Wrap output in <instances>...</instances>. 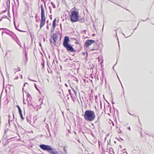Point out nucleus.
Segmentation results:
<instances>
[{
  "label": "nucleus",
  "mask_w": 154,
  "mask_h": 154,
  "mask_svg": "<svg viewBox=\"0 0 154 154\" xmlns=\"http://www.w3.org/2000/svg\"><path fill=\"white\" fill-rule=\"evenodd\" d=\"M86 120L92 121L95 118V115L94 111L91 110H88L85 111L84 116Z\"/></svg>",
  "instance_id": "obj_1"
},
{
  "label": "nucleus",
  "mask_w": 154,
  "mask_h": 154,
  "mask_svg": "<svg viewBox=\"0 0 154 154\" xmlns=\"http://www.w3.org/2000/svg\"><path fill=\"white\" fill-rule=\"evenodd\" d=\"M70 20L72 22H76L78 20L79 13L75 11H71Z\"/></svg>",
  "instance_id": "obj_2"
},
{
  "label": "nucleus",
  "mask_w": 154,
  "mask_h": 154,
  "mask_svg": "<svg viewBox=\"0 0 154 154\" xmlns=\"http://www.w3.org/2000/svg\"><path fill=\"white\" fill-rule=\"evenodd\" d=\"M66 48V50L69 52H73L74 54V55L76 52V51L73 48L72 46L70 44H68L63 46Z\"/></svg>",
  "instance_id": "obj_3"
},
{
  "label": "nucleus",
  "mask_w": 154,
  "mask_h": 154,
  "mask_svg": "<svg viewBox=\"0 0 154 154\" xmlns=\"http://www.w3.org/2000/svg\"><path fill=\"white\" fill-rule=\"evenodd\" d=\"M10 36L12 37L14 40L16 42L20 47H21V45L20 44V42L19 38L14 33L12 32V33L10 34Z\"/></svg>",
  "instance_id": "obj_4"
},
{
  "label": "nucleus",
  "mask_w": 154,
  "mask_h": 154,
  "mask_svg": "<svg viewBox=\"0 0 154 154\" xmlns=\"http://www.w3.org/2000/svg\"><path fill=\"white\" fill-rule=\"evenodd\" d=\"M40 148L48 152L51 146L45 144H41L39 146Z\"/></svg>",
  "instance_id": "obj_5"
},
{
  "label": "nucleus",
  "mask_w": 154,
  "mask_h": 154,
  "mask_svg": "<svg viewBox=\"0 0 154 154\" xmlns=\"http://www.w3.org/2000/svg\"><path fill=\"white\" fill-rule=\"evenodd\" d=\"M48 152L51 154H64L63 153L59 154L57 151H56L55 149L52 148L51 146Z\"/></svg>",
  "instance_id": "obj_6"
},
{
  "label": "nucleus",
  "mask_w": 154,
  "mask_h": 154,
  "mask_svg": "<svg viewBox=\"0 0 154 154\" xmlns=\"http://www.w3.org/2000/svg\"><path fill=\"white\" fill-rule=\"evenodd\" d=\"M95 43V41L93 40H87L85 43V46L86 48L88 47L93 43Z\"/></svg>",
  "instance_id": "obj_7"
},
{
  "label": "nucleus",
  "mask_w": 154,
  "mask_h": 154,
  "mask_svg": "<svg viewBox=\"0 0 154 154\" xmlns=\"http://www.w3.org/2000/svg\"><path fill=\"white\" fill-rule=\"evenodd\" d=\"M69 37L67 36H65L63 42V46H64L66 45L69 44Z\"/></svg>",
  "instance_id": "obj_8"
},
{
  "label": "nucleus",
  "mask_w": 154,
  "mask_h": 154,
  "mask_svg": "<svg viewBox=\"0 0 154 154\" xmlns=\"http://www.w3.org/2000/svg\"><path fill=\"white\" fill-rule=\"evenodd\" d=\"M41 19L40 21V29H41L45 24V17H41Z\"/></svg>",
  "instance_id": "obj_9"
},
{
  "label": "nucleus",
  "mask_w": 154,
  "mask_h": 154,
  "mask_svg": "<svg viewBox=\"0 0 154 154\" xmlns=\"http://www.w3.org/2000/svg\"><path fill=\"white\" fill-rule=\"evenodd\" d=\"M58 37V35L57 33H54L52 36V39L54 41V44L55 43H56V42L57 41V40Z\"/></svg>",
  "instance_id": "obj_10"
},
{
  "label": "nucleus",
  "mask_w": 154,
  "mask_h": 154,
  "mask_svg": "<svg viewBox=\"0 0 154 154\" xmlns=\"http://www.w3.org/2000/svg\"><path fill=\"white\" fill-rule=\"evenodd\" d=\"M99 47V45L97 43L95 42V43H94V48H93L91 49V51L97 50L98 49Z\"/></svg>",
  "instance_id": "obj_11"
},
{
  "label": "nucleus",
  "mask_w": 154,
  "mask_h": 154,
  "mask_svg": "<svg viewBox=\"0 0 154 154\" xmlns=\"http://www.w3.org/2000/svg\"><path fill=\"white\" fill-rule=\"evenodd\" d=\"M41 17H45V16L44 10L43 5L42 4L41 6Z\"/></svg>",
  "instance_id": "obj_12"
},
{
  "label": "nucleus",
  "mask_w": 154,
  "mask_h": 154,
  "mask_svg": "<svg viewBox=\"0 0 154 154\" xmlns=\"http://www.w3.org/2000/svg\"><path fill=\"white\" fill-rule=\"evenodd\" d=\"M12 32L10 31V30H8L7 29H6V30H5L4 32L5 33L7 34L8 35H10V34H11Z\"/></svg>",
  "instance_id": "obj_13"
},
{
  "label": "nucleus",
  "mask_w": 154,
  "mask_h": 154,
  "mask_svg": "<svg viewBox=\"0 0 154 154\" xmlns=\"http://www.w3.org/2000/svg\"><path fill=\"white\" fill-rule=\"evenodd\" d=\"M56 19L55 18L54 20L53 21L52 23V27L54 29L56 26Z\"/></svg>",
  "instance_id": "obj_14"
},
{
  "label": "nucleus",
  "mask_w": 154,
  "mask_h": 154,
  "mask_svg": "<svg viewBox=\"0 0 154 154\" xmlns=\"http://www.w3.org/2000/svg\"><path fill=\"white\" fill-rule=\"evenodd\" d=\"M14 25L15 26V29H16V30H18L20 32H26L25 31H23V30H21L19 29L18 28H17V27L16 26L15 23L14 21Z\"/></svg>",
  "instance_id": "obj_15"
},
{
  "label": "nucleus",
  "mask_w": 154,
  "mask_h": 154,
  "mask_svg": "<svg viewBox=\"0 0 154 154\" xmlns=\"http://www.w3.org/2000/svg\"><path fill=\"white\" fill-rule=\"evenodd\" d=\"M78 21H79L81 23H83L85 21V19L84 18H82L79 19H78Z\"/></svg>",
  "instance_id": "obj_16"
},
{
  "label": "nucleus",
  "mask_w": 154,
  "mask_h": 154,
  "mask_svg": "<svg viewBox=\"0 0 154 154\" xmlns=\"http://www.w3.org/2000/svg\"><path fill=\"white\" fill-rule=\"evenodd\" d=\"M25 60L27 61L28 59V58L27 56V53L26 52H25Z\"/></svg>",
  "instance_id": "obj_17"
},
{
  "label": "nucleus",
  "mask_w": 154,
  "mask_h": 154,
  "mask_svg": "<svg viewBox=\"0 0 154 154\" xmlns=\"http://www.w3.org/2000/svg\"><path fill=\"white\" fill-rule=\"evenodd\" d=\"M17 107L18 110H19V114H20L21 113H22V111L21 110L20 107V106H17Z\"/></svg>",
  "instance_id": "obj_18"
},
{
  "label": "nucleus",
  "mask_w": 154,
  "mask_h": 154,
  "mask_svg": "<svg viewBox=\"0 0 154 154\" xmlns=\"http://www.w3.org/2000/svg\"><path fill=\"white\" fill-rule=\"evenodd\" d=\"M51 4L54 8H56L55 5L52 2H51Z\"/></svg>",
  "instance_id": "obj_19"
},
{
  "label": "nucleus",
  "mask_w": 154,
  "mask_h": 154,
  "mask_svg": "<svg viewBox=\"0 0 154 154\" xmlns=\"http://www.w3.org/2000/svg\"><path fill=\"white\" fill-rule=\"evenodd\" d=\"M8 100L7 99H6L4 101V105H6L8 103Z\"/></svg>",
  "instance_id": "obj_20"
},
{
  "label": "nucleus",
  "mask_w": 154,
  "mask_h": 154,
  "mask_svg": "<svg viewBox=\"0 0 154 154\" xmlns=\"http://www.w3.org/2000/svg\"><path fill=\"white\" fill-rule=\"evenodd\" d=\"M44 61L43 60L42 62L41 63V65L42 66V68H44Z\"/></svg>",
  "instance_id": "obj_21"
},
{
  "label": "nucleus",
  "mask_w": 154,
  "mask_h": 154,
  "mask_svg": "<svg viewBox=\"0 0 154 154\" xmlns=\"http://www.w3.org/2000/svg\"><path fill=\"white\" fill-rule=\"evenodd\" d=\"M72 91L74 94L75 95H76V94L77 93V92L75 91V90L73 89V88H72Z\"/></svg>",
  "instance_id": "obj_22"
},
{
  "label": "nucleus",
  "mask_w": 154,
  "mask_h": 154,
  "mask_svg": "<svg viewBox=\"0 0 154 154\" xmlns=\"http://www.w3.org/2000/svg\"><path fill=\"white\" fill-rule=\"evenodd\" d=\"M34 86H35V88L36 89V90H38L39 91V92H40L39 90V89L37 87L36 85L35 84H34Z\"/></svg>",
  "instance_id": "obj_23"
},
{
  "label": "nucleus",
  "mask_w": 154,
  "mask_h": 154,
  "mask_svg": "<svg viewBox=\"0 0 154 154\" xmlns=\"http://www.w3.org/2000/svg\"><path fill=\"white\" fill-rule=\"evenodd\" d=\"M73 39H75V40H76V42H75V43L76 44H79V42H78V41L77 40V39H76V38H73Z\"/></svg>",
  "instance_id": "obj_24"
},
{
  "label": "nucleus",
  "mask_w": 154,
  "mask_h": 154,
  "mask_svg": "<svg viewBox=\"0 0 154 154\" xmlns=\"http://www.w3.org/2000/svg\"><path fill=\"white\" fill-rule=\"evenodd\" d=\"M73 79L74 80H75L77 82H78V80L75 77H73Z\"/></svg>",
  "instance_id": "obj_25"
},
{
  "label": "nucleus",
  "mask_w": 154,
  "mask_h": 154,
  "mask_svg": "<svg viewBox=\"0 0 154 154\" xmlns=\"http://www.w3.org/2000/svg\"><path fill=\"white\" fill-rule=\"evenodd\" d=\"M20 114V117L22 119H24V118H23V115H22V113H21Z\"/></svg>",
  "instance_id": "obj_26"
},
{
  "label": "nucleus",
  "mask_w": 154,
  "mask_h": 154,
  "mask_svg": "<svg viewBox=\"0 0 154 154\" xmlns=\"http://www.w3.org/2000/svg\"><path fill=\"white\" fill-rule=\"evenodd\" d=\"M102 81L103 80V79L104 78V74H103V72H102Z\"/></svg>",
  "instance_id": "obj_27"
},
{
  "label": "nucleus",
  "mask_w": 154,
  "mask_h": 154,
  "mask_svg": "<svg viewBox=\"0 0 154 154\" xmlns=\"http://www.w3.org/2000/svg\"><path fill=\"white\" fill-rule=\"evenodd\" d=\"M6 29H6V28H2L0 29V30L1 29H2V30H5H5H6Z\"/></svg>",
  "instance_id": "obj_28"
},
{
  "label": "nucleus",
  "mask_w": 154,
  "mask_h": 154,
  "mask_svg": "<svg viewBox=\"0 0 154 154\" xmlns=\"http://www.w3.org/2000/svg\"><path fill=\"white\" fill-rule=\"evenodd\" d=\"M17 3V6H18L19 5V2L18 0H16Z\"/></svg>",
  "instance_id": "obj_29"
},
{
  "label": "nucleus",
  "mask_w": 154,
  "mask_h": 154,
  "mask_svg": "<svg viewBox=\"0 0 154 154\" xmlns=\"http://www.w3.org/2000/svg\"><path fill=\"white\" fill-rule=\"evenodd\" d=\"M46 28L47 29H49V26L48 25H47L46 26Z\"/></svg>",
  "instance_id": "obj_30"
},
{
  "label": "nucleus",
  "mask_w": 154,
  "mask_h": 154,
  "mask_svg": "<svg viewBox=\"0 0 154 154\" xmlns=\"http://www.w3.org/2000/svg\"><path fill=\"white\" fill-rule=\"evenodd\" d=\"M132 34V33H131V34H129L128 35H129L128 36H127V37H125V38H127V37H128V36H131V35Z\"/></svg>",
  "instance_id": "obj_31"
},
{
  "label": "nucleus",
  "mask_w": 154,
  "mask_h": 154,
  "mask_svg": "<svg viewBox=\"0 0 154 154\" xmlns=\"http://www.w3.org/2000/svg\"><path fill=\"white\" fill-rule=\"evenodd\" d=\"M18 77H16V78H14V80H17L18 79Z\"/></svg>",
  "instance_id": "obj_32"
},
{
  "label": "nucleus",
  "mask_w": 154,
  "mask_h": 154,
  "mask_svg": "<svg viewBox=\"0 0 154 154\" xmlns=\"http://www.w3.org/2000/svg\"><path fill=\"white\" fill-rule=\"evenodd\" d=\"M52 16L51 15L50 16V18L51 19H52Z\"/></svg>",
  "instance_id": "obj_33"
},
{
  "label": "nucleus",
  "mask_w": 154,
  "mask_h": 154,
  "mask_svg": "<svg viewBox=\"0 0 154 154\" xmlns=\"http://www.w3.org/2000/svg\"><path fill=\"white\" fill-rule=\"evenodd\" d=\"M95 34H92V36H95Z\"/></svg>",
  "instance_id": "obj_34"
},
{
  "label": "nucleus",
  "mask_w": 154,
  "mask_h": 154,
  "mask_svg": "<svg viewBox=\"0 0 154 154\" xmlns=\"http://www.w3.org/2000/svg\"><path fill=\"white\" fill-rule=\"evenodd\" d=\"M54 29H51V32H52L53 31V30Z\"/></svg>",
  "instance_id": "obj_35"
},
{
  "label": "nucleus",
  "mask_w": 154,
  "mask_h": 154,
  "mask_svg": "<svg viewBox=\"0 0 154 154\" xmlns=\"http://www.w3.org/2000/svg\"><path fill=\"white\" fill-rule=\"evenodd\" d=\"M65 85L66 87H68V85L66 84H65Z\"/></svg>",
  "instance_id": "obj_36"
},
{
  "label": "nucleus",
  "mask_w": 154,
  "mask_h": 154,
  "mask_svg": "<svg viewBox=\"0 0 154 154\" xmlns=\"http://www.w3.org/2000/svg\"><path fill=\"white\" fill-rule=\"evenodd\" d=\"M39 45H40V47H41V46H42V45H41V43H40V42H39Z\"/></svg>",
  "instance_id": "obj_37"
},
{
  "label": "nucleus",
  "mask_w": 154,
  "mask_h": 154,
  "mask_svg": "<svg viewBox=\"0 0 154 154\" xmlns=\"http://www.w3.org/2000/svg\"><path fill=\"white\" fill-rule=\"evenodd\" d=\"M128 129L130 131L131 130L130 128V127H129L128 128Z\"/></svg>",
  "instance_id": "obj_38"
},
{
  "label": "nucleus",
  "mask_w": 154,
  "mask_h": 154,
  "mask_svg": "<svg viewBox=\"0 0 154 154\" xmlns=\"http://www.w3.org/2000/svg\"><path fill=\"white\" fill-rule=\"evenodd\" d=\"M112 122L113 126H114V123L113 122Z\"/></svg>",
  "instance_id": "obj_39"
},
{
  "label": "nucleus",
  "mask_w": 154,
  "mask_h": 154,
  "mask_svg": "<svg viewBox=\"0 0 154 154\" xmlns=\"http://www.w3.org/2000/svg\"><path fill=\"white\" fill-rule=\"evenodd\" d=\"M85 52H83V53H82V54H83V55H85Z\"/></svg>",
  "instance_id": "obj_40"
},
{
  "label": "nucleus",
  "mask_w": 154,
  "mask_h": 154,
  "mask_svg": "<svg viewBox=\"0 0 154 154\" xmlns=\"http://www.w3.org/2000/svg\"><path fill=\"white\" fill-rule=\"evenodd\" d=\"M97 96H95V99H97Z\"/></svg>",
  "instance_id": "obj_41"
},
{
  "label": "nucleus",
  "mask_w": 154,
  "mask_h": 154,
  "mask_svg": "<svg viewBox=\"0 0 154 154\" xmlns=\"http://www.w3.org/2000/svg\"><path fill=\"white\" fill-rule=\"evenodd\" d=\"M119 139H120V140H123V139L122 138H120H120H119Z\"/></svg>",
  "instance_id": "obj_42"
},
{
  "label": "nucleus",
  "mask_w": 154,
  "mask_h": 154,
  "mask_svg": "<svg viewBox=\"0 0 154 154\" xmlns=\"http://www.w3.org/2000/svg\"><path fill=\"white\" fill-rule=\"evenodd\" d=\"M50 42L51 43H52V40L51 39L50 40Z\"/></svg>",
  "instance_id": "obj_43"
},
{
  "label": "nucleus",
  "mask_w": 154,
  "mask_h": 154,
  "mask_svg": "<svg viewBox=\"0 0 154 154\" xmlns=\"http://www.w3.org/2000/svg\"><path fill=\"white\" fill-rule=\"evenodd\" d=\"M77 140L79 143H80L79 140Z\"/></svg>",
  "instance_id": "obj_44"
},
{
  "label": "nucleus",
  "mask_w": 154,
  "mask_h": 154,
  "mask_svg": "<svg viewBox=\"0 0 154 154\" xmlns=\"http://www.w3.org/2000/svg\"><path fill=\"white\" fill-rule=\"evenodd\" d=\"M123 94H124V90L123 89Z\"/></svg>",
  "instance_id": "obj_45"
},
{
  "label": "nucleus",
  "mask_w": 154,
  "mask_h": 154,
  "mask_svg": "<svg viewBox=\"0 0 154 154\" xmlns=\"http://www.w3.org/2000/svg\"><path fill=\"white\" fill-rule=\"evenodd\" d=\"M20 69H19L17 71H18H18H20Z\"/></svg>",
  "instance_id": "obj_46"
},
{
  "label": "nucleus",
  "mask_w": 154,
  "mask_h": 154,
  "mask_svg": "<svg viewBox=\"0 0 154 154\" xmlns=\"http://www.w3.org/2000/svg\"><path fill=\"white\" fill-rule=\"evenodd\" d=\"M50 13L51 12V10H50Z\"/></svg>",
  "instance_id": "obj_47"
},
{
  "label": "nucleus",
  "mask_w": 154,
  "mask_h": 154,
  "mask_svg": "<svg viewBox=\"0 0 154 154\" xmlns=\"http://www.w3.org/2000/svg\"><path fill=\"white\" fill-rule=\"evenodd\" d=\"M46 22H47V23H48V20Z\"/></svg>",
  "instance_id": "obj_48"
},
{
  "label": "nucleus",
  "mask_w": 154,
  "mask_h": 154,
  "mask_svg": "<svg viewBox=\"0 0 154 154\" xmlns=\"http://www.w3.org/2000/svg\"><path fill=\"white\" fill-rule=\"evenodd\" d=\"M122 34H123V35L125 36V35L124 33H122Z\"/></svg>",
  "instance_id": "obj_49"
},
{
  "label": "nucleus",
  "mask_w": 154,
  "mask_h": 154,
  "mask_svg": "<svg viewBox=\"0 0 154 154\" xmlns=\"http://www.w3.org/2000/svg\"><path fill=\"white\" fill-rule=\"evenodd\" d=\"M37 14H36V16H35V17L36 18L37 17Z\"/></svg>",
  "instance_id": "obj_50"
},
{
  "label": "nucleus",
  "mask_w": 154,
  "mask_h": 154,
  "mask_svg": "<svg viewBox=\"0 0 154 154\" xmlns=\"http://www.w3.org/2000/svg\"><path fill=\"white\" fill-rule=\"evenodd\" d=\"M49 9H50V10H51V7H49Z\"/></svg>",
  "instance_id": "obj_51"
},
{
  "label": "nucleus",
  "mask_w": 154,
  "mask_h": 154,
  "mask_svg": "<svg viewBox=\"0 0 154 154\" xmlns=\"http://www.w3.org/2000/svg\"><path fill=\"white\" fill-rule=\"evenodd\" d=\"M36 21H37V22H38V19H36Z\"/></svg>",
  "instance_id": "obj_52"
},
{
  "label": "nucleus",
  "mask_w": 154,
  "mask_h": 154,
  "mask_svg": "<svg viewBox=\"0 0 154 154\" xmlns=\"http://www.w3.org/2000/svg\"><path fill=\"white\" fill-rule=\"evenodd\" d=\"M21 78H22V75H21Z\"/></svg>",
  "instance_id": "obj_53"
},
{
  "label": "nucleus",
  "mask_w": 154,
  "mask_h": 154,
  "mask_svg": "<svg viewBox=\"0 0 154 154\" xmlns=\"http://www.w3.org/2000/svg\"><path fill=\"white\" fill-rule=\"evenodd\" d=\"M5 12V11H3V13H4V12Z\"/></svg>",
  "instance_id": "obj_54"
},
{
  "label": "nucleus",
  "mask_w": 154,
  "mask_h": 154,
  "mask_svg": "<svg viewBox=\"0 0 154 154\" xmlns=\"http://www.w3.org/2000/svg\"><path fill=\"white\" fill-rule=\"evenodd\" d=\"M4 33V32H2V34H3V33Z\"/></svg>",
  "instance_id": "obj_55"
},
{
  "label": "nucleus",
  "mask_w": 154,
  "mask_h": 154,
  "mask_svg": "<svg viewBox=\"0 0 154 154\" xmlns=\"http://www.w3.org/2000/svg\"><path fill=\"white\" fill-rule=\"evenodd\" d=\"M128 113H129L130 115H132L130 113L128 112Z\"/></svg>",
  "instance_id": "obj_56"
},
{
  "label": "nucleus",
  "mask_w": 154,
  "mask_h": 154,
  "mask_svg": "<svg viewBox=\"0 0 154 154\" xmlns=\"http://www.w3.org/2000/svg\"><path fill=\"white\" fill-rule=\"evenodd\" d=\"M122 88L123 89V86H122Z\"/></svg>",
  "instance_id": "obj_57"
},
{
  "label": "nucleus",
  "mask_w": 154,
  "mask_h": 154,
  "mask_svg": "<svg viewBox=\"0 0 154 154\" xmlns=\"http://www.w3.org/2000/svg\"><path fill=\"white\" fill-rule=\"evenodd\" d=\"M70 90H69V92H70Z\"/></svg>",
  "instance_id": "obj_58"
},
{
  "label": "nucleus",
  "mask_w": 154,
  "mask_h": 154,
  "mask_svg": "<svg viewBox=\"0 0 154 154\" xmlns=\"http://www.w3.org/2000/svg\"><path fill=\"white\" fill-rule=\"evenodd\" d=\"M25 84H24L23 86H25Z\"/></svg>",
  "instance_id": "obj_59"
},
{
  "label": "nucleus",
  "mask_w": 154,
  "mask_h": 154,
  "mask_svg": "<svg viewBox=\"0 0 154 154\" xmlns=\"http://www.w3.org/2000/svg\"><path fill=\"white\" fill-rule=\"evenodd\" d=\"M114 106H112V108H114Z\"/></svg>",
  "instance_id": "obj_60"
},
{
  "label": "nucleus",
  "mask_w": 154,
  "mask_h": 154,
  "mask_svg": "<svg viewBox=\"0 0 154 154\" xmlns=\"http://www.w3.org/2000/svg\"><path fill=\"white\" fill-rule=\"evenodd\" d=\"M112 103L113 104V101H112Z\"/></svg>",
  "instance_id": "obj_61"
},
{
  "label": "nucleus",
  "mask_w": 154,
  "mask_h": 154,
  "mask_svg": "<svg viewBox=\"0 0 154 154\" xmlns=\"http://www.w3.org/2000/svg\"><path fill=\"white\" fill-rule=\"evenodd\" d=\"M16 106H19L18 105H17Z\"/></svg>",
  "instance_id": "obj_62"
},
{
  "label": "nucleus",
  "mask_w": 154,
  "mask_h": 154,
  "mask_svg": "<svg viewBox=\"0 0 154 154\" xmlns=\"http://www.w3.org/2000/svg\"><path fill=\"white\" fill-rule=\"evenodd\" d=\"M110 108H111L112 107V106H110Z\"/></svg>",
  "instance_id": "obj_63"
},
{
  "label": "nucleus",
  "mask_w": 154,
  "mask_h": 154,
  "mask_svg": "<svg viewBox=\"0 0 154 154\" xmlns=\"http://www.w3.org/2000/svg\"><path fill=\"white\" fill-rule=\"evenodd\" d=\"M105 82H106V79L105 80Z\"/></svg>",
  "instance_id": "obj_64"
}]
</instances>
